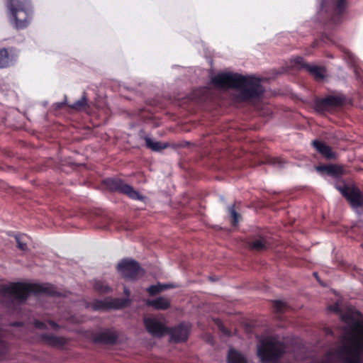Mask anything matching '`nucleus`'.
<instances>
[{"label": "nucleus", "mask_w": 363, "mask_h": 363, "mask_svg": "<svg viewBox=\"0 0 363 363\" xmlns=\"http://www.w3.org/2000/svg\"><path fill=\"white\" fill-rule=\"evenodd\" d=\"M213 83L221 88L235 87L240 89L237 91L238 102L245 101L258 96L263 92L259 80L252 77H242L233 73L218 74L212 79Z\"/></svg>", "instance_id": "f257e3e1"}, {"label": "nucleus", "mask_w": 363, "mask_h": 363, "mask_svg": "<svg viewBox=\"0 0 363 363\" xmlns=\"http://www.w3.org/2000/svg\"><path fill=\"white\" fill-rule=\"evenodd\" d=\"M284 351L282 342L277 338L262 340L257 347V356L263 363H271L280 357Z\"/></svg>", "instance_id": "f03ea898"}, {"label": "nucleus", "mask_w": 363, "mask_h": 363, "mask_svg": "<svg viewBox=\"0 0 363 363\" xmlns=\"http://www.w3.org/2000/svg\"><path fill=\"white\" fill-rule=\"evenodd\" d=\"M41 291L50 293L43 285L27 283H12L4 286L2 288L1 292L4 294L11 295L16 299L24 300L30 293L36 294Z\"/></svg>", "instance_id": "7ed1b4c3"}, {"label": "nucleus", "mask_w": 363, "mask_h": 363, "mask_svg": "<svg viewBox=\"0 0 363 363\" xmlns=\"http://www.w3.org/2000/svg\"><path fill=\"white\" fill-rule=\"evenodd\" d=\"M28 0H9L8 9L11 22L17 28L27 25Z\"/></svg>", "instance_id": "20e7f679"}, {"label": "nucleus", "mask_w": 363, "mask_h": 363, "mask_svg": "<svg viewBox=\"0 0 363 363\" xmlns=\"http://www.w3.org/2000/svg\"><path fill=\"white\" fill-rule=\"evenodd\" d=\"M340 193L347 199L351 206L357 212L363 208V193L354 186H337Z\"/></svg>", "instance_id": "39448f33"}, {"label": "nucleus", "mask_w": 363, "mask_h": 363, "mask_svg": "<svg viewBox=\"0 0 363 363\" xmlns=\"http://www.w3.org/2000/svg\"><path fill=\"white\" fill-rule=\"evenodd\" d=\"M120 273L126 279H135L143 274V269L133 260L124 259L118 264Z\"/></svg>", "instance_id": "423d86ee"}, {"label": "nucleus", "mask_w": 363, "mask_h": 363, "mask_svg": "<svg viewBox=\"0 0 363 363\" xmlns=\"http://www.w3.org/2000/svg\"><path fill=\"white\" fill-rule=\"evenodd\" d=\"M107 186L112 190L118 191L126 194L130 199L143 200L144 196L135 190L131 186L123 183L120 179H110L106 181Z\"/></svg>", "instance_id": "0eeeda50"}, {"label": "nucleus", "mask_w": 363, "mask_h": 363, "mask_svg": "<svg viewBox=\"0 0 363 363\" xmlns=\"http://www.w3.org/2000/svg\"><path fill=\"white\" fill-rule=\"evenodd\" d=\"M144 324L148 333L154 337H160L167 332L164 324L155 317L144 318Z\"/></svg>", "instance_id": "6e6552de"}, {"label": "nucleus", "mask_w": 363, "mask_h": 363, "mask_svg": "<svg viewBox=\"0 0 363 363\" xmlns=\"http://www.w3.org/2000/svg\"><path fill=\"white\" fill-rule=\"evenodd\" d=\"M189 324H182L179 326L174 328L171 332V338L174 342L185 341L190 331Z\"/></svg>", "instance_id": "1a4fd4ad"}, {"label": "nucleus", "mask_w": 363, "mask_h": 363, "mask_svg": "<svg viewBox=\"0 0 363 363\" xmlns=\"http://www.w3.org/2000/svg\"><path fill=\"white\" fill-rule=\"evenodd\" d=\"M313 145L316 150L320 152L323 156L328 159H334L336 157V154L333 152L332 149L324 143L314 140Z\"/></svg>", "instance_id": "9d476101"}, {"label": "nucleus", "mask_w": 363, "mask_h": 363, "mask_svg": "<svg viewBox=\"0 0 363 363\" xmlns=\"http://www.w3.org/2000/svg\"><path fill=\"white\" fill-rule=\"evenodd\" d=\"M147 305L157 310H166L170 307V301L167 297H158L155 299L147 301Z\"/></svg>", "instance_id": "9b49d317"}, {"label": "nucleus", "mask_w": 363, "mask_h": 363, "mask_svg": "<svg viewBox=\"0 0 363 363\" xmlns=\"http://www.w3.org/2000/svg\"><path fill=\"white\" fill-rule=\"evenodd\" d=\"M318 171H325L328 174L333 177H339L345 173V169L342 166L338 165H328L323 167H318Z\"/></svg>", "instance_id": "f8f14e48"}, {"label": "nucleus", "mask_w": 363, "mask_h": 363, "mask_svg": "<svg viewBox=\"0 0 363 363\" xmlns=\"http://www.w3.org/2000/svg\"><path fill=\"white\" fill-rule=\"evenodd\" d=\"M227 360L228 363H247L246 357L233 349L229 350Z\"/></svg>", "instance_id": "ddd939ff"}, {"label": "nucleus", "mask_w": 363, "mask_h": 363, "mask_svg": "<svg viewBox=\"0 0 363 363\" xmlns=\"http://www.w3.org/2000/svg\"><path fill=\"white\" fill-rule=\"evenodd\" d=\"M145 140L147 147L154 151H160L168 147V144L167 143L155 141L148 137L145 138Z\"/></svg>", "instance_id": "4468645a"}, {"label": "nucleus", "mask_w": 363, "mask_h": 363, "mask_svg": "<svg viewBox=\"0 0 363 363\" xmlns=\"http://www.w3.org/2000/svg\"><path fill=\"white\" fill-rule=\"evenodd\" d=\"M43 340L47 344L55 347L62 346L65 343V340L64 338L50 335H44Z\"/></svg>", "instance_id": "2eb2a0df"}, {"label": "nucleus", "mask_w": 363, "mask_h": 363, "mask_svg": "<svg viewBox=\"0 0 363 363\" xmlns=\"http://www.w3.org/2000/svg\"><path fill=\"white\" fill-rule=\"evenodd\" d=\"M307 69L317 79H322L325 75V70L323 67L315 65H308L307 66Z\"/></svg>", "instance_id": "dca6fc26"}, {"label": "nucleus", "mask_w": 363, "mask_h": 363, "mask_svg": "<svg viewBox=\"0 0 363 363\" xmlns=\"http://www.w3.org/2000/svg\"><path fill=\"white\" fill-rule=\"evenodd\" d=\"M18 247L22 251H26L27 245L30 241V238L26 235H19L16 236Z\"/></svg>", "instance_id": "f3484780"}, {"label": "nucleus", "mask_w": 363, "mask_h": 363, "mask_svg": "<svg viewBox=\"0 0 363 363\" xmlns=\"http://www.w3.org/2000/svg\"><path fill=\"white\" fill-rule=\"evenodd\" d=\"M69 106L75 111H84L88 107L87 99L85 96H83L79 100Z\"/></svg>", "instance_id": "a211bd4d"}, {"label": "nucleus", "mask_w": 363, "mask_h": 363, "mask_svg": "<svg viewBox=\"0 0 363 363\" xmlns=\"http://www.w3.org/2000/svg\"><path fill=\"white\" fill-rule=\"evenodd\" d=\"M171 287H172V285L158 284L157 285H152L150 286L147 289V291L150 295H154Z\"/></svg>", "instance_id": "6ab92c4d"}, {"label": "nucleus", "mask_w": 363, "mask_h": 363, "mask_svg": "<svg viewBox=\"0 0 363 363\" xmlns=\"http://www.w3.org/2000/svg\"><path fill=\"white\" fill-rule=\"evenodd\" d=\"M266 241L262 239L255 240L250 243V247L255 250H262L266 247Z\"/></svg>", "instance_id": "aec40b11"}, {"label": "nucleus", "mask_w": 363, "mask_h": 363, "mask_svg": "<svg viewBox=\"0 0 363 363\" xmlns=\"http://www.w3.org/2000/svg\"><path fill=\"white\" fill-rule=\"evenodd\" d=\"M10 65V60L7 50L4 49L0 50V67H5Z\"/></svg>", "instance_id": "412c9836"}, {"label": "nucleus", "mask_w": 363, "mask_h": 363, "mask_svg": "<svg viewBox=\"0 0 363 363\" xmlns=\"http://www.w3.org/2000/svg\"><path fill=\"white\" fill-rule=\"evenodd\" d=\"M342 102V99L338 96H330L324 100V104L326 105L338 106Z\"/></svg>", "instance_id": "4be33fe9"}, {"label": "nucleus", "mask_w": 363, "mask_h": 363, "mask_svg": "<svg viewBox=\"0 0 363 363\" xmlns=\"http://www.w3.org/2000/svg\"><path fill=\"white\" fill-rule=\"evenodd\" d=\"M228 211H229V213H230V216L232 217V220H232V223L234 225H236L237 223H238V220H239V218H240V215L238 213H237V212L235 211L233 206H230L228 208Z\"/></svg>", "instance_id": "5701e85b"}, {"label": "nucleus", "mask_w": 363, "mask_h": 363, "mask_svg": "<svg viewBox=\"0 0 363 363\" xmlns=\"http://www.w3.org/2000/svg\"><path fill=\"white\" fill-rule=\"evenodd\" d=\"M294 65L296 67H305L307 69V66L303 61V59L301 57H297L293 59Z\"/></svg>", "instance_id": "b1692460"}, {"label": "nucleus", "mask_w": 363, "mask_h": 363, "mask_svg": "<svg viewBox=\"0 0 363 363\" xmlns=\"http://www.w3.org/2000/svg\"><path fill=\"white\" fill-rule=\"evenodd\" d=\"M94 287L96 290L101 292H106L109 289V288L106 285H105L104 283L101 281H96L94 284Z\"/></svg>", "instance_id": "393cba45"}, {"label": "nucleus", "mask_w": 363, "mask_h": 363, "mask_svg": "<svg viewBox=\"0 0 363 363\" xmlns=\"http://www.w3.org/2000/svg\"><path fill=\"white\" fill-rule=\"evenodd\" d=\"M36 327L37 328H43V327H45L46 328H53L55 329L57 325L55 323H54L53 322H51V321H49L47 323H36Z\"/></svg>", "instance_id": "a878e982"}, {"label": "nucleus", "mask_w": 363, "mask_h": 363, "mask_svg": "<svg viewBox=\"0 0 363 363\" xmlns=\"http://www.w3.org/2000/svg\"><path fill=\"white\" fill-rule=\"evenodd\" d=\"M284 307V303L282 301H277L274 302V308L278 311H281Z\"/></svg>", "instance_id": "bb28decb"}, {"label": "nucleus", "mask_w": 363, "mask_h": 363, "mask_svg": "<svg viewBox=\"0 0 363 363\" xmlns=\"http://www.w3.org/2000/svg\"><path fill=\"white\" fill-rule=\"evenodd\" d=\"M345 4V0H336V7L338 11H341Z\"/></svg>", "instance_id": "cd10ccee"}, {"label": "nucleus", "mask_w": 363, "mask_h": 363, "mask_svg": "<svg viewBox=\"0 0 363 363\" xmlns=\"http://www.w3.org/2000/svg\"><path fill=\"white\" fill-rule=\"evenodd\" d=\"M125 302L123 301L121 303L114 304L113 307L114 308H121V307H123V306H125Z\"/></svg>", "instance_id": "c85d7f7f"}, {"label": "nucleus", "mask_w": 363, "mask_h": 363, "mask_svg": "<svg viewBox=\"0 0 363 363\" xmlns=\"http://www.w3.org/2000/svg\"><path fill=\"white\" fill-rule=\"evenodd\" d=\"M116 340V336L113 335L110 340H108L109 342H113Z\"/></svg>", "instance_id": "c756f323"}, {"label": "nucleus", "mask_w": 363, "mask_h": 363, "mask_svg": "<svg viewBox=\"0 0 363 363\" xmlns=\"http://www.w3.org/2000/svg\"><path fill=\"white\" fill-rule=\"evenodd\" d=\"M62 106V104H57V108H61Z\"/></svg>", "instance_id": "7c9ffc66"}]
</instances>
